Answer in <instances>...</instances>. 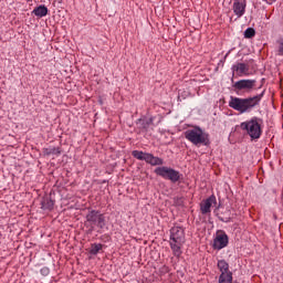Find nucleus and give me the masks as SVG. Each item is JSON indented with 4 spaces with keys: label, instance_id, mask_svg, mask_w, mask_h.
<instances>
[{
    "label": "nucleus",
    "instance_id": "obj_1",
    "mask_svg": "<svg viewBox=\"0 0 283 283\" xmlns=\"http://www.w3.org/2000/svg\"><path fill=\"white\" fill-rule=\"evenodd\" d=\"M262 96H264V93H261L259 95H255L253 97L248 98H240L231 96L229 101V107L232 109H235V112H240V114H247L253 109V107H256V105H260V101H262Z\"/></svg>",
    "mask_w": 283,
    "mask_h": 283
},
{
    "label": "nucleus",
    "instance_id": "obj_2",
    "mask_svg": "<svg viewBox=\"0 0 283 283\" xmlns=\"http://www.w3.org/2000/svg\"><path fill=\"white\" fill-rule=\"evenodd\" d=\"M240 127L243 132H247L252 140H258L262 136V120L259 117L242 122Z\"/></svg>",
    "mask_w": 283,
    "mask_h": 283
},
{
    "label": "nucleus",
    "instance_id": "obj_3",
    "mask_svg": "<svg viewBox=\"0 0 283 283\" xmlns=\"http://www.w3.org/2000/svg\"><path fill=\"white\" fill-rule=\"evenodd\" d=\"M185 138L192 145H209V134L205 133L202 128L196 126L185 132Z\"/></svg>",
    "mask_w": 283,
    "mask_h": 283
},
{
    "label": "nucleus",
    "instance_id": "obj_4",
    "mask_svg": "<svg viewBox=\"0 0 283 283\" xmlns=\"http://www.w3.org/2000/svg\"><path fill=\"white\" fill-rule=\"evenodd\" d=\"M155 174L165 180H170V182L174 184L182 180V174H180V171L167 166L157 167L155 169Z\"/></svg>",
    "mask_w": 283,
    "mask_h": 283
},
{
    "label": "nucleus",
    "instance_id": "obj_5",
    "mask_svg": "<svg viewBox=\"0 0 283 283\" xmlns=\"http://www.w3.org/2000/svg\"><path fill=\"white\" fill-rule=\"evenodd\" d=\"M86 222L90 224L91 229L97 227V229H105L107 221L105 220V214L101 213L98 210H91L86 214Z\"/></svg>",
    "mask_w": 283,
    "mask_h": 283
},
{
    "label": "nucleus",
    "instance_id": "obj_6",
    "mask_svg": "<svg viewBox=\"0 0 283 283\" xmlns=\"http://www.w3.org/2000/svg\"><path fill=\"white\" fill-rule=\"evenodd\" d=\"M132 156L137 160H145V163H147V165H151V167H158L160 165H165V160H163V158L156 157L150 153L133 150Z\"/></svg>",
    "mask_w": 283,
    "mask_h": 283
},
{
    "label": "nucleus",
    "instance_id": "obj_7",
    "mask_svg": "<svg viewBox=\"0 0 283 283\" xmlns=\"http://www.w3.org/2000/svg\"><path fill=\"white\" fill-rule=\"evenodd\" d=\"M234 91L238 95L242 92H251L255 87V80H240L233 84Z\"/></svg>",
    "mask_w": 283,
    "mask_h": 283
},
{
    "label": "nucleus",
    "instance_id": "obj_8",
    "mask_svg": "<svg viewBox=\"0 0 283 283\" xmlns=\"http://www.w3.org/2000/svg\"><path fill=\"white\" fill-rule=\"evenodd\" d=\"M229 245V235L224 233V231H218L216 238L213 240V249L216 251H221Z\"/></svg>",
    "mask_w": 283,
    "mask_h": 283
},
{
    "label": "nucleus",
    "instance_id": "obj_9",
    "mask_svg": "<svg viewBox=\"0 0 283 283\" xmlns=\"http://www.w3.org/2000/svg\"><path fill=\"white\" fill-rule=\"evenodd\" d=\"M170 242H177V244H185V229L181 227H174L170 229Z\"/></svg>",
    "mask_w": 283,
    "mask_h": 283
},
{
    "label": "nucleus",
    "instance_id": "obj_10",
    "mask_svg": "<svg viewBox=\"0 0 283 283\" xmlns=\"http://www.w3.org/2000/svg\"><path fill=\"white\" fill-rule=\"evenodd\" d=\"M212 205H216V196H210L208 199L201 202L200 211L202 216H207V213H211Z\"/></svg>",
    "mask_w": 283,
    "mask_h": 283
},
{
    "label": "nucleus",
    "instance_id": "obj_11",
    "mask_svg": "<svg viewBox=\"0 0 283 283\" xmlns=\"http://www.w3.org/2000/svg\"><path fill=\"white\" fill-rule=\"evenodd\" d=\"M232 71L237 76H249V64L237 63L232 66Z\"/></svg>",
    "mask_w": 283,
    "mask_h": 283
},
{
    "label": "nucleus",
    "instance_id": "obj_12",
    "mask_svg": "<svg viewBox=\"0 0 283 283\" xmlns=\"http://www.w3.org/2000/svg\"><path fill=\"white\" fill-rule=\"evenodd\" d=\"M247 10V3L240 2V0H234L233 2V12L235 15L244 17V12Z\"/></svg>",
    "mask_w": 283,
    "mask_h": 283
},
{
    "label": "nucleus",
    "instance_id": "obj_13",
    "mask_svg": "<svg viewBox=\"0 0 283 283\" xmlns=\"http://www.w3.org/2000/svg\"><path fill=\"white\" fill-rule=\"evenodd\" d=\"M41 209L44 211H52L54 209V200L50 197H44L41 201Z\"/></svg>",
    "mask_w": 283,
    "mask_h": 283
},
{
    "label": "nucleus",
    "instance_id": "obj_14",
    "mask_svg": "<svg viewBox=\"0 0 283 283\" xmlns=\"http://www.w3.org/2000/svg\"><path fill=\"white\" fill-rule=\"evenodd\" d=\"M182 244H185V243H178L176 241H170V249H171L175 258H180V255H182Z\"/></svg>",
    "mask_w": 283,
    "mask_h": 283
},
{
    "label": "nucleus",
    "instance_id": "obj_15",
    "mask_svg": "<svg viewBox=\"0 0 283 283\" xmlns=\"http://www.w3.org/2000/svg\"><path fill=\"white\" fill-rule=\"evenodd\" d=\"M32 14L39 17V19H43V17H48V7L39 6L33 11Z\"/></svg>",
    "mask_w": 283,
    "mask_h": 283
},
{
    "label": "nucleus",
    "instance_id": "obj_16",
    "mask_svg": "<svg viewBox=\"0 0 283 283\" xmlns=\"http://www.w3.org/2000/svg\"><path fill=\"white\" fill-rule=\"evenodd\" d=\"M233 282V273H221L219 276V283H232Z\"/></svg>",
    "mask_w": 283,
    "mask_h": 283
},
{
    "label": "nucleus",
    "instance_id": "obj_17",
    "mask_svg": "<svg viewBox=\"0 0 283 283\" xmlns=\"http://www.w3.org/2000/svg\"><path fill=\"white\" fill-rule=\"evenodd\" d=\"M140 129H149L150 125H154V117H149L148 119H138Z\"/></svg>",
    "mask_w": 283,
    "mask_h": 283
},
{
    "label": "nucleus",
    "instance_id": "obj_18",
    "mask_svg": "<svg viewBox=\"0 0 283 283\" xmlns=\"http://www.w3.org/2000/svg\"><path fill=\"white\" fill-rule=\"evenodd\" d=\"M45 156H61L60 147H49L44 149Z\"/></svg>",
    "mask_w": 283,
    "mask_h": 283
},
{
    "label": "nucleus",
    "instance_id": "obj_19",
    "mask_svg": "<svg viewBox=\"0 0 283 283\" xmlns=\"http://www.w3.org/2000/svg\"><path fill=\"white\" fill-rule=\"evenodd\" d=\"M217 266L221 273H231V271H229V263H227L224 260L218 261Z\"/></svg>",
    "mask_w": 283,
    "mask_h": 283
},
{
    "label": "nucleus",
    "instance_id": "obj_20",
    "mask_svg": "<svg viewBox=\"0 0 283 283\" xmlns=\"http://www.w3.org/2000/svg\"><path fill=\"white\" fill-rule=\"evenodd\" d=\"M103 250V244L101 243H92L90 253L91 255H98V252Z\"/></svg>",
    "mask_w": 283,
    "mask_h": 283
},
{
    "label": "nucleus",
    "instance_id": "obj_21",
    "mask_svg": "<svg viewBox=\"0 0 283 283\" xmlns=\"http://www.w3.org/2000/svg\"><path fill=\"white\" fill-rule=\"evenodd\" d=\"M253 36H255V29L253 28H248L244 31V39H253Z\"/></svg>",
    "mask_w": 283,
    "mask_h": 283
},
{
    "label": "nucleus",
    "instance_id": "obj_22",
    "mask_svg": "<svg viewBox=\"0 0 283 283\" xmlns=\"http://www.w3.org/2000/svg\"><path fill=\"white\" fill-rule=\"evenodd\" d=\"M277 56H283V40L279 41V49L276 51Z\"/></svg>",
    "mask_w": 283,
    "mask_h": 283
},
{
    "label": "nucleus",
    "instance_id": "obj_23",
    "mask_svg": "<svg viewBox=\"0 0 283 283\" xmlns=\"http://www.w3.org/2000/svg\"><path fill=\"white\" fill-rule=\"evenodd\" d=\"M40 273H41V275H44V276L50 275V269L49 268H42L40 270Z\"/></svg>",
    "mask_w": 283,
    "mask_h": 283
},
{
    "label": "nucleus",
    "instance_id": "obj_24",
    "mask_svg": "<svg viewBox=\"0 0 283 283\" xmlns=\"http://www.w3.org/2000/svg\"><path fill=\"white\" fill-rule=\"evenodd\" d=\"M263 1H266V0H263Z\"/></svg>",
    "mask_w": 283,
    "mask_h": 283
}]
</instances>
